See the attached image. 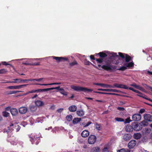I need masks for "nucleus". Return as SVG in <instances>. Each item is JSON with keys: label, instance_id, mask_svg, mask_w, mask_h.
Masks as SVG:
<instances>
[{"label": "nucleus", "instance_id": "1", "mask_svg": "<svg viewBox=\"0 0 152 152\" xmlns=\"http://www.w3.org/2000/svg\"><path fill=\"white\" fill-rule=\"evenodd\" d=\"M123 65L124 66H121L119 68L117 69V66L113 65L110 63H108L106 65H102V68L104 70L110 72H113L117 70L124 71L127 69H130L132 67H133L134 64L132 61L128 63L124 62Z\"/></svg>", "mask_w": 152, "mask_h": 152}, {"label": "nucleus", "instance_id": "2", "mask_svg": "<svg viewBox=\"0 0 152 152\" xmlns=\"http://www.w3.org/2000/svg\"><path fill=\"white\" fill-rule=\"evenodd\" d=\"M71 88L75 91H81L85 92H92L93 91L92 89H88L83 87L76 86L74 85L71 86Z\"/></svg>", "mask_w": 152, "mask_h": 152}, {"label": "nucleus", "instance_id": "3", "mask_svg": "<svg viewBox=\"0 0 152 152\" xmlns=\"http://www.w3.org/2000/svg\"><path fill=\"white\" fill-rule=\"evenodd\" d=\"M132 125L133 129L136 131H139L142 128L141 124L137 122L132 123Z\"/></svg>", "mask_w": 152, "mask_h": 152}, {"label": "nucleus", "instance_id": "4", "mask_svg": "<svg viewBox=\"0 0 152 152\" xmlns=\"http://www.w3.org/2000/svg\"><path fill=\"white\" fill-rule=\"evenodd\" d=\"M96 140V137L94 135H91L88 137V143L90 144H92L95 143Z\"/></svg>", "mask_w": 152, "mask_h": 152}, {"label": "nucleus", "instance_id": "5", "mask_svg": "<svg viewBox=\"0 0 152 152\" xmlns=\"http://www.w3.org/2000/svg\"><path fill=\"white\" fill-rule=\"evenodd\" d=\"M53 58L56 60L57 62H59L61 61H64L68 60V58L63 57H58L56 56H53Z\"/></svg>", "mask_w": 152, "mask_h": 152}, {"label": "nucleus", "instance_id": "6", "mask_svg": "<svg viewBox=\"0 0 152 152\" xmlns=\"http://www.w3.org/2000/svg\"><path fill=\"white\" fill-rule=\"evenodd\" d=\"M145 120L148 122H152V115L148 113H145L143 115Z\"/></svg>", "mask_w": 152, "mask_h": 152}, {"label": "nucleus", "instance_id": "7", "mask_svg": "<svg viewBox=\"0 0 152 152\" xmlns=\"http://www.w3.org/2000/svg\"><path fill=\"white\" fill-rule=\"evenodd\" d=\"M129 89L130 90H131L135 93L138 94H137V96L142 97L144 99L145 97V96L144 94L140 92L138 90L134 89L132 87H129Z\"/></svg>", "mask_w": 152, "mask_h": 152}, {"label": "nucleus", "instance_id": "8", "mask_svg": "<svg viewBox=\"0 0 152 152\" xmlns=\"http://www.w3.org/2000/svg\"><path fill=\"white\" fill-rule=\"evenodd\" d=\"M132 120L135 121H139L141 118V115L139 114H135L132 116Z\"/></svg>", "mask_w": 152, "mask_h": 152}, {"label": "nucleus", "instance_id": "9", "mask_svg": "<svg viewBox=\"0 0 152 152\" xmlns=\"http://www.w3.org/2000/svg\"><path fill=\"white\" fill-rule=\"evenodd\" d=\"M136 143L137 142L135 140H132L128 143V147L130 149L133 148L135 146Z\"/></svg>", "mask_w": 152, "mask_h": 152}, {"label": "nucleus", "instance_id": "10", "mask_svg": "<svg viewBox=\"0 0 152 152\" xmlns=\"http://www.w3.org/2000/svg\"><path fill=\"white\" fill-rule=\"evenodd\" d=\"M15 81H13L12 82H10V83H16L17 82L19 83H26L27 81H31V79H14Z\"/></svg>", "mask_w": 152, "mask_h": 152}, {"label": "nucleus", "instance_id": "11", "mask_svg": "<svg viewBox=\"0 0 152 152\" xmlns=\"http://www.w3.org/2000/svg\"><path fill=\"white\" fill-rule=\"evenodd\" d=\"M60 86H58V87H53L47 88L43 89H42V92L47 91L50 90H52L53 89H57L60 91V89H61V88H60Z\"/></svg>", "mask_w": 152, "mask_h": 152}, {"label": "nucleus", "instance_id": "12", "mask_svg": "<svg viewBox=\"0 0 152 152\" xmlns=\"http://www.w3.org/2000/svg\"><path fill=\"white\" fill-rule=\"evenodd\" d=\"M132 137L130 134H126L123 136V139L125 141H127L130 140Z\"/></svg>", "mask_w": 152, "mask_h": 152}, {"label": "nucleus", "instance_id": "13", "mask_svg": "<svg viewBox=\"0 0 152 152\" xmlns=\"http://www.w3.org/2000/svg\"><path fill=\"white\" fill-rule=\"evenodd\" d=\"M89 134V132L87 130H84L81 133L82 136L83 137H88Z\"/></svg>", "mask_w": 152, "mask_h": 152}, {"label": "nucleus", "instance_id": "14", "mask_svg": "<svg viewBox=\"0 0 152 152\" xmlns=\"http://www.w3.org/2000/svg\"><path fill=\"white\" fill-rule=\"evenodd\" d=\"M27 108L25 107H21L19 109V112L22 114H25L27 111Z\"/></svg>", "mask_w": 152, "mask_h": 152}, {"label": "nucleus", "instance_id": "15", "mask_svg": "<svg viewBox=\"0 0 152 152\" xmlns=\"http://www.w3.org/2000/svg\"><path fill=\"white\" fill-rule=\"evenodd\" d=\"M40 92H42V89H37V90H32L31 91H29L27 92L26 94H25L24 95H27L29 93H34Z\"/></svg>", "mask_w": 152, "mask_h": 152}, {"label": "nucleus", "instance_id": "16", "mask_svg": "<svg viewBox=\"0 0 152 152\" xmlns=\"http://www.w3.org/2000/svg\"><path fill=\"white\" fill-rule=\"evenodd\" d=\"M125 129L127 132H132L133 129L132 125H131V126L129 124H127L126 125Z\"/></svg>", "mask_w": 152, "mask_h": 152}, {"label": "nucleus", "instance_id": "17", "mask_svg": "<svg viewBox=\"0 0 152 152\" xmlns=\"http://www.w3.org/2000/svg\"><path fill=\"white\" fill-rule=\"evenodd\" d=\"M77 107L74 105L71 106L69 107V110L71 112H74L75 111L77 110Z\"/></svg>", "mask_w": 152, "mask_h": 152}, {"label": "nucleus", "instance_id": "18", "mask_svg": "<svg viewBox=\"0 0 152 152\" xmlns=\"http://www.w3.org/2000/svg\"><path fill=\"white\" fill-rule=\"evenodd\" d=\"M35 103L36 105L39 107L42 106L44 104V103L42 101L39 100L36 101Z\"/></svg>", "mask_w": 152, "mask_h": 152}, {"label": "nucleus", "instance_id": "19", "mask_svg": "<svg viewBox=\"0 0 152 152\" xmlns=\"http://www.w3.org/2000/svg\"><path fill=\"white\" fill-rule=\"evenodd\" d=\"M77 115L79 116H82L84 114V112L82 110H78L76 112Z\"/></svg>", "mask_w": 152, "mask_h": 152}, {"label": "nucleus", "instance_id": "20", "mask_svg": "<svg viewBox=\"0 0 152 152\" xmlns=\"http://www.w3.org/2000/svg\"><path fill=\"white\" fill-rule=\"evenodd\" d=\"M81 118H75L72 121V123L73 124H76L80 121Z\"/></svg>", "mask_w": 152, "mask_h": 152}, {"label": "nucleus", "instance_id": "21", "mask_svg": "<svg viewBox=\"0 0 152 152\" xmlns=\"http://www.w3.org/2000/svg\"><path fill=\"white\" fill-rule=\"evenodd\" d=\"M10 112L13 115H15L18 113V111L16 108H12L10 110Z\"/></svg>", "mask_w": 152, "mask_h": 152}, {"label": "nucleus", "instance_id": "22", "mask_svg": "<svg viewBox=\"0 0 152 152\" xmlns=\"http://www.w3.org/2000/svg\"><path fill=\"white\" fill-rule=\"evenodd\" d=\"M125 61L126 63H128L131 60V57L127 54L125 56Z\"/></svg>", "mask_w": 152, "mask_h": 152}, {"label": "nucleus", "instance_id": "23", "mask_svg": "<svg viewBox=\"0 0 152 152\" xmlns=\"http://www.w3.org/2000/svg\"><path fill=\"white\" fill-rule=\"evenodd\" d=\"M96 55H99L101 58H104L107 56V55L103 52H100L96 54Z\"/></svg>", "mask_w": 152, "mask_h": 152}, {"label": "nucleus", "instance_id": "24", "mask_svg": "<svg viewBox=\"0 0 152 152\" xmlns=\"http://www.w3.org/2000/svg\"><path fill=\"white\" fill-rule=\"evenodd\" d=\"M14 124H11L10 125V127H8V129L6 130V132L8 133L10 131L13 130L14 129H13V128H14Z\"/></svg>", "mask_w": 152, "mask_h": 152}, {"label": "nucleus", "instance_id": "25", "mask_svg": "<svg viewBox=\"0 0 152 152\" xmlns=\"http://www.w3.org/2000/svg\"><path fill=\"white\" fill-rule=\"evenodd\" d=\"M134 138L137 140L140 139L141 137V134L140 133H137L134 134Z\"/></svg>", "mask_w": 152, "mask_h": 152}, {"label": "nucleus", "instance_id": "26", "mask_svg": "<svg viewBox=\"0 0 152 152\" xmlns=\"http://www.w3.org/2000/svg\"><path fill=\"white\" fill-rule=\"evenodd\" d=\"M61 84V83H51L49 84H41L39 83H36V84H31V85L35 84V85H39L42 86H47L48 85H59Z\"/></svg>", "mask_w": 152, "mask_h": 152}, {"label": "nucleus", "instance_id": "27", "mask_svg": "<svg viewBox=\"0 0 152 152\" xmlns=\"http://www.w3.org/2000/svg\"><path fill=\"white\" fill-rule=\"evenodd\" d=\"M94 125L96 129L98 130H101L102 128L101 124H99L96 122L94 123Z\"/></svg>", "mask_w": 152, "mask_h": 152}, {"label": "nucleus", "instance_id": "28", "mask_svg": "<svg viewBox=\"0 0 152 152\" xmlns=\"http://www.w3.org/2000/svg\"><path fill=\"white\" fill-rule=\"evenodd\" d=\"M93 152H99L100 148L98 147H93L92 149Z\"/></svg>", "mask_w": 152, "mask_h": 152}, {"label": "nucleus", "instance_id": "29", "mask_svg": "<svg viewBox=\"0 0 152 152\" xmlns=\"http://www.w3.org/2000/svg\"><path fill=\"white\" fill-rule=\"evenodd\" d=\"M37 107L36 106L34 105H31L29 107V109L31 111H34L37 109Z\"/></svg>", "mask_w": 152, "mask_h": 152}, {"label": "nucleus", "instance_id": "30", "mask_svg": "<svg viewBox=\"0 0 152 152\" xmlns=\"http://www.w3.org/2000/svg\"><path fill=\"white\" fill-rule=\"evenodd\" d=\"M118 53L120 57H121L123 59H125L126 55H127L126 54L121 52H119Z\"/></svg>", "mask_w": 152, "mask_h": 152}, {"label": "nucleus", "instance_id": "31", "mask_svg": "<svg viewBox=\"0 0 152 152\" xmlns=\"http://www.w3.org/2000/svg\"><path fill=\"white\" fill-rule=\"evenodd\" d=\"M72 115H67L66 116V120L68 121H71L72 119Z\"/></svg>", "mask_w": 152, "mask_h": 152}, {"label": "nucleus", "instance_id": "32", "mask_svg": "<svg viewBox=\"0 0 152 152\" xmlns=\"http://www.w3.org/2000/svg\"><path fill=\"white\" fill-rule=\"evenodd\" d=\"M84 64L86 65H90V64H91L93 65V66H94L95 67H96V68L98 69V67H97L96 66H95L94 65L92 64L91 63L90 61H87L86 59L85 60Z\"/></svg>", "mask_w": 152, "mask_h": 152}, {"label": "nucleus", "instance_id": "33", "mask_svg": "<svg viewBox=\"0 0 152 152\" xmlns=\"http://www.w3.org/2000/svg\"><path fill=\"white\" fill-rule=\"evenodd\" d=\"M8 88L10 89H19V86H10L8 87Z\"/></svg>", "mask_w": 152, "mask_h": 152}, {"label": "nucleus", "instance_id": "34", "mask_svg": "<svg viewBox=\"0 0 152 152\" xmlns=\"http://www.w3.org/2000/svg\"><path fill=\"white\" fill-rule=\"evenodd\" d=\"M142 85L144 86L147 89L150 90L152 92V87L149 86L145 84H142Z\"/></svg>", "mask_w": 152, "mask_h": 152}, {"label": "nucleus", "instance_id": "35", "mask_svg": "<svg viewBox=\"0 0 152 152\" xmlns=\"http://www.w3.org/2000/svg\"><path fill=\"white\" fill-rule=\"evenodd\" d=\"M120 88H123V89H129V87L126 85L121 84L120 85Z\"/></svg>", "mask_w": 152, "mask_h": 152}, {"label": "nucleus", "instance_id": "36", "mask_svg": "<svg viewBox=\"0 0 152 152\" xmlns=\"http://www.w3.org/2000/svg\"><path fill=\"white\" fill-rule=\"evenodd\" d=\"M117 152H130L129 150L127 149L126 150L124 148L121 149L120 150L117 151Z\"/></svg>", "mask_w": 152, "mask_h": 152}, {"label": "nucleus", "instance_id": "37", "mask_svg": "<svg viewBox=\"0 0 152 152\" xmlns=\"http://www.w3.org/2000/svg\"><path fill=\"white\" fill-rule=\"evenodd\" d=\"M7 71L6 69H0V74H5L6 73Z\"/></svg>", "mask_w": 152, "mask_h": 152}, {"label": "nucleus", "instance_id": "38", "mask_svg": "<svg viewBox=\"0 0 152 152\" xmlns=\"http://www.w3.org/2000/svg\"><path fill=\"white\" fill-rule=\"evenodd\" d=\"M115 120L118 122H123L124 121V119L122 118L119 117H116L115 118Z\"/></svg>", "mask_w": 152, "mask_h": 152}, {"label": "nucleus", "instance_id": "39", "mask_svg": "<svg viewBox=\"0 0 152 152\" xmlns=\"http://www.w3.org/2000/svg\"><path fill=\"white\" fill-rule=\"evenodd\" d=\"M110 92H115L119 93H125L123 92L120 91H119V90H116L115 89H110Z\"/></svg>", "mask_w": 152, "mask_h": 152}, {"label": "nucleus", "instance_id": "40", "mask_svg": "<svg viewBox=\"0 0 152 152\" xmlns=\"http://www.w3.org/2000/svg\"><path fill=\"white\" fill-rule=\"evenodd\" d=\"M96 61L98 63H101L103 62V59L102 58H96Z\"/></svg>", "mask_w": 152, "mask_h": 152}, {"label": "nucleus", "instance_id": "41", "mask_svg": "<svg viewBox=\"0 0 152 152\" xmlns=\"http://www.w3.org/2000/svg\"><path fill=\"white\" fill-rule=\"evenodd\" d=\"M148 121L144 120L143 121L141 122V123L143 126H147L148 124Z\"/></svg>", "mask_w": 152, "mask_h": 152}, {"label": "nucleus", "instance_id": "42", "mask_svg": "<svg viewBox=\"0 0 152 152\" xmlns=\"http://www.w3.org/2000/svg\"><path fill=\"white\" fill-rule=\"evenodd\" d=\"M2 114L5 117H7L9 116L10 113L6 111H3L2 112Z\"/></svg>", "mask_w": 152, "mask_h": 152}, {"label": "nucleus", "instance_id": "43", "mask_svg": "<svg viewBox=\"0 0 152 152\" xmlns=\"http://www.w3.org/2000/svg\"><path fill=\"white\" fill-rule=\"evenodd\" d=\"M111 56H110V58L112 59V58H115L116 57H118V55L116 53H111Z\"/></svg>", "mask_w": 152, "mask_h": 152}, {"label": "nucleus", "instance_id": "44", "mask_svg": "<svg viewBox=\"0 0 152 152\" xmlns=\"http://www.w3.org/2000/svg\"><path fill=\"white\" fill-rule=\"evenodd\" d=\"M109 148L107 147H104L102 150V152H109Z\"/></svg>", "mask_w": 152, "mask_h": 152}, {"label": "nucleus", "instance_id": "45", "mask_svg": "<svg viewBox=\"0 0 152 152\" xmlns=\"http://www.w3.org/2000/svg\"><path fill=\"white\" fill-rule=\"evenodd\" d=\"M151 130L147 128H145V134H148L151 132Z\"/></svg>", "mask_w": 152, "mask_h": 152}, {"label": "nucleus", "instance_id": "46", "mask_svg": "<svg viewBox=\"0 0 152 152\" xmlns=\"http://www.w3.org/2000/svg\"><path fill=\"white\" fill-rule=\"evenodd\" d=\"M69 64L71 66H72L75 65H77V62L76 61H74L70 63Z\"/></svg>", "mask_w": 152, "mask_h": 152}, {"label": "nucleus", "instance_id": "47", "mask_svg": "<svg viewBox=\"0 0 152 152\" xmlns=\"http://www.w3.org/2000/svg\"><path fill=\"white\" fill-rule=\"evenodd\" d=\"M2 63L3 65H5V66H7V65H10V66H11L12 67H13V66L12 65L10 64H8V63H7L6 61L2 62Z\"/></svg>", "mask_w": 152, "mask_h": 152}, {"label": "nucleus", "instance_id": "48", "mask_svg": "<svg viewBox=\"0 0 152 152\" xmlns=\"http://www.w3.org/2000/svg\"><path fill=\"white\" fill-rule=\"evenodd\" d=\"M104 87L114 88V87H113V86H112L111 85H108V84H104Z\"/></svg>", "mask_w": 152, "mask_h": 152}, {"label": "nucleus", "instance_id": "49", "mask_svg": "<svg viewBox=\"0 0 152 152\" xmlns=\"http://www.w3.org/2000/svg\"><path fill=\"white\" fill-rule=\"evenodd\" d=\"M98 90L99 91H104L108 92H110V89H102V88H99L98 89Z\"/></svg>", "mask_w": 152, "mask_h": 152}, {"label": "nucleus", "instance_id": "50", "mask_svg": "<svg viewBox=\"0 0 152 152\" xmlns=\"http://www.w3.org/2000/svg\"><path fill=\"white\" fill-rule=\"evenodd\" d=\"M131 121L130 120V118L129 117L125 119L124 122L125 123H129Z\"/></svg>", "mask_w": 152, "mask_h": 152}, {"label": "nucleus", "instance_id": "51", "mask_svg": "<svg viewBox=\"0 0 152 152\" xmlns=\"http://www.w3.org/2000/svg\"><path fill=\"white\" fill-rule=\"evenodd\" d=\"M120 84H121L116 83H114L113 86L114 87V88L116 87V88H120Z\"/></svg>", "mask_w": 152, "mask_h": 152}, {"label": "nucleus", "instance_id": "52", "mask_svg": "<svg viewBox=\"0 0 152 152\" xmlns=\"http://www.w3.org/2000/svg\"><path fill=\"white\" fill-rule=\"evenodd\" d=\"M20 91H10L9 93H8L9 94H15L18 92H20Z\"/></svg>", "mask_w": 152, "mask_h": 152}, {"label": "nucleus", "instance_id": "53", "mask_svg": "<svg viewBox=\"0 0 152 152\" xmlns=\"http://www.w3.org/2000/svg\"><path fill=\"white\" fill-rule=\"evenodd\" d=\"M137 89L143 91H144L145 90V89L142 87L140 86L139 85L138 86Z\"/></svg>", "mask_w": 152, "mask_h": 152}, {"label": "nucleus", "instance_id": "54", "mask_svg": "<svg viewBox=\"0 0 152 152\" xmlns=\"http://www.w3.org/2000/svg\"><path fill=\"white\" fill-rule=\"evenodd\" d=\"M130 86H133L135 88L137 89L138 85H137L136 84H135V83H133L132 84H131L130 85Z\"/></svg>", "mask_w": 152, "mask_h": 152}, {"label": "nucleus", "instance_id": "55", "mask_svg": "<svg viewBox=\"0 0 152 152\" xmlns=\"http://www.w3.org/2000/svg\"><path fill=\"white\" fill-rule=\"evenodd\" d=\"M130 86H133L135 88L137 89L138 85H137L136 84H135V83H133L132 84H131L130 85Z\"/></svg>", "mask_w": 152, "mask_h": 152}, {"label": "nucleus", "instance_id": "56", "mask_svg": "<svg viewBox=\"0 0 152 152\" xmlns=\"http://www.w3.org/2000/svg\"><path fill=\"white\" fill-rule=\"evenodd\" d=\"M43 79V78H40L39 79H31V80L32 81L36 80L37 81H40L42 80Z\"/></svg>", "mask_w": 152, "mask_h": 152}, {"label": "nucleus", "instance_id": "57", "mask_svg": "<svg viewBox=\"0 0 152 152\" xmlns=\"http://www.w3.org/2000/svg\"><path fill=\"white\" fill-rule=\"evenodd\" d=\"M117 109L120 111H123L125 110V109L123 107H118L117 108Z\"/></svg>", "mask_w": 152, "mask_h": 152}, {"label": "nucleus", "instance_id": "58", "mask_svg": "<svg viewBox=\"0 0 152 152\" xmlns=\"http://www.w3.org/2000/svg\"><path fill=\"white\" fill-rule=\"evenodd\" d=\"M107 94L109 95H116L118 96H121V95L120 94H115V93H108Z\"/></svg>", "mask_w": 152, "mask_h": 152}, {"label": "nucleus", "instance_id": "59", "mask_svg": "<svg viewBox=\"0 0 152 152\" xmlns=\"http://www.w3.org/2000/svg\"><path fill=\"white\" fill-rule=\"evenodd\" d=\"M28 85V84H23V85H19V89L22 88H23V87H26Z\"/></svg>", "mask_w": 152, "mask_h": 152}, {"label": "nucleus", "instance_id": "60", "mask_svg": "<svg viewBox=\"0 0 152 152\" xmlns=\"http://www.w3.org/2000/svg\"><path fill=\"white\" fill-rule=\"evenodd\" d=\"M94 92L96 93H98V94H108V93H105V92H99V91H95Z\"/></svg>", "mask_w": 152, "mask_h": 152}, {"label": "nucleus", "instance_id": "61", "mask_svg": "<svg viewBox=\"0 0 152 152\" xmlns=\"http://www.w3.org/2000/svg\"><path fill=\"white\" fill-rule=\"evenodd\" d=\"M40 65V63L39 62H35L33 63L32 64H31V65H36L38 66Z\"/></svg>", "mask_w": 152, "mask_h": 152}, {"label": "nucleus", "instance_id": "62", "mask_svg": "<svg viewBox=\"0 0 152 152\" xmlns=\"http://www.w3.org/2000/svg\"><path fill=\"white\" fill-rule=\"evenodd\" d=\"M145 111V110L144 109H141L140 111H139V113H144Z\"/></svg>", "mask_w": 152, "mask_h": 152}, {"label": "nucleus", "instance_id": "63", "mask_svg": "<svg viewBox=\"0 0 152 152\" xmlns=\"http://www.w3.org/2000/svg\"><path fill=\"white\" fill-rule=\"evenodd\" d=\"M91 124V121L88 122L84 126V127H87L89 125Z\"/></svg>", "mask_w": 152, "mask_h": 152}, {"label": "nucleus", "instance_id": "64", "mask_svg": "<svg viewBox=\"0 0 152 152\" xmlns=\"http://www.w3.org/2000/svg\"><path fill=\"white\" fill-rule=\"evenodd\" d=\"M63 109H64L63 108H60V109H58L57 110V111L58 113H61L62 111L63 110Z\"/></svg>", "mask_w": 152, "mask_h": 152}]
</instances>
